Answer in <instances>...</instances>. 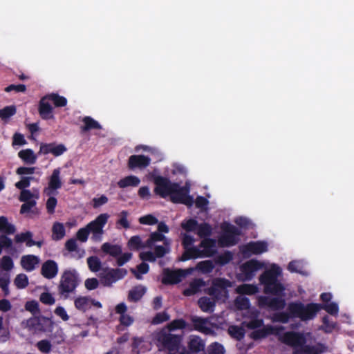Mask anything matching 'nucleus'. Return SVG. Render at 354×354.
I'll use <instances>...</instances> for the list:
<instances>
[{"label":"nucleus","instance_id":"nucleus-4","mask_svg":"<svg viewBox=\"0 0 354 354\" xmlns=\"http://www.w3.org/2000/svg\"><path fill=\"white\" fill-rule=\"evenodd\" d=\"M79 285L78 273L75 269L66 270L63 272L59 284L57 287L61 297L68 299L69 295L73 293Z\"/></svg>","mask_w":354,"mask_h":354},{"label":"nucleus","instance_id":"nucleus-57","mask_svg":"<svg viewBox=\"0 0 354 354\" xmlns=\"http://www.w3.org/2000/svg\"><path fill=\"white\" fill-rule=\"evenodd\" d=\"M233 259V254L230 251H225L217 257V263L221 265H225Z\"/></svg>","mask_w":354,"mask_h":354},{"label":"nucleus","instance_id":"nucleus-62","mask_svg":"<svg viewBox=\"0 0 354 354\" xmlns=\"http://www.w3.org/2000/svg\"><path fill=\"white\" fill-rule=\"evenodd\" d=\"M1 266L6 271L11 270L14 267L12 258L9 256H3L1 259Z\"/></svg>","mask_w":354,"mask_h":354},{"label":"nucleus","instance_id":"nucleus-2","mask_svg":"<svg viewBox=\"0 0 354 354\" xmlns=\"http://www.w3.org/2000/svg\"><path fill=\"white\" fill-rule=\"evenodd\" d=\"M183 338V335L173 334L165 328L156 334L158 346L169 354H187L185 348L181 345Z\"/></svg>","mask_w":354,"mask_h":354},{"label":"nucleus","instance_id":"nucleus-11","mask_svg":"<svg viewBox=\"0 0 354 354\" xmlns=\"http://www.w3.org/2000/svg\"><path fill=\"white\" fill-rule=\"evenodd\" d=\"M153 181L156 187L154 193L162 198H165L173 192L174 187H176V183L171 182L169 178L162 176H153Z\"/></svg>","mask_w":354,"mask_h":354},{"label":"nucleus","instance_id":"nucleus-53","mask_svg":"<svg viewBox=\"0 0 354 354\" xmlns=\"http://www.w3.org/2000/svg\"><path fill=\"white\" fill-rule=\"evenodd\" d=\"M137 270L138 272L133 269L131 270V272L134 274V276L137 279H141L142 276L140 274H147L149 270V266L147 263L142 262L137 266Z\"/></svg>","mask_w":354,"mask_h":354},{"label":"nucleus","instance_id":"nucleus-27","mask_svg":"<svg viewBox=\"0 0 354 354\" xmlns=\"http://www.w3.org/2000/svg\"><path fill=\"white\" fill-rule=\"evenodd\" d=\"M205 286V282L202 279H195L190 283L188 288L183 292L184 295L191 296L201 291L202 287Z\"/></svg>","mask_w":354,"mask_h":354},{"label":"nucleus","instance_id":"nucleus-50","mask_svg":"<svg viewBox=\"0 0 354 354\" xmlns=\"http://www.w3.org/2000/svg\"><path fill=\"white\" fill-rule=\"evenodd\" d=\"M14 283L17 288H25L28 285V277L25 274H19L15 277Z\"/></svg>","mask_w":354,"mask_h":354},{"label":"nucleus","instance_id":"nucleus-41","mask_svg":"<svg viewBox=\"0 0 354 354\" xmlns=\"http://www.w3.org/2000/svg\"><path fill=\"white\" fill-rule=\"evenodd\" d=\"M214 265L211 260H205L197 263L196 268L203 274L212 272Z\"/></svg>","mask_w":354,"mask_h":354},{"label":"nucleus","instance_id":"nucleus-21","mask_svg":"<svg viewBox=\"0 0 354 354\" xmlns=\"http://www.w3.org/2000/svg\"><path fill=\"white\" fill-rule=\"evenodd\" d=\"M216 241L212 238H206L201 241L199 247L203 248L201 250L203 257H211L216 252Z\"/></svg>","mask_w":354,"mask_h":354},{"label":"nucleus","instance_id":"nucleus-3","mask_svg":"<svg viewBox=\"0 0 354 354\" xmlns=\"http://www.w3.org/2000/svg\"><path fill=\"white\" fill-rule=\"evenodd\" d=\"M321 309L322 305L319 304L309 303L305 305L299 301L290 302L288 305V310L292 318H298L304 322L313 319Z\"/></svg>","mask_w":354,"mask_h":354},{"label":"nucleus","instance_id":"nucleus-40","mask_svg":"<svg viewBox=\"0 0 354 354\" xmlns=\"http://www.w3.org/2000/svg\"><path fill=\"white\" fill-rule=\"evenodd\" d=\"M17 109L15 105L6 106L0 109V118L3 121H7L10 118L16 114Z\"/></svg>","mask_w":354,"mask_h":354},{"label":"nucleus","instance_id":"nucleus-15","mask_svg":"<svg viewBox=\"0 0 354 354\" xmlns=\"http://www.w3.org/2000/svg\"><path fill=\"white\" fill-rule=\"evenodd\" d=\"M241 251L245 257H250L252 254H261L268 251V244L265 241H251L243 245Z\"/></svg>","mask_w":354,"mask_h":354},{"label":"nucleus","instance_id":"nucleus-49","mask_svg":"<svg viewBox=\"0 0 354 354\" xmlns=\"http://www.w3.org/2000/svg\"><path fill=\"white\" fill-rule=\"evenodd\" d=\"M293 319L290 312L287 309L286 312H280L275 313L273 316V320L283 324L289 322L290 319Z\"/></svg>","mask_w":354,"mask_h":354},{"label":"nucleus","instance_id":"nucleus-20","mask_svg":"<svg viewBox=\"0 0 354 354\" xmlns=\"http://www.w3.org/2000/svg\"><path fill=\"white\" fill-rule=\"evenodd\" d=\"M49 102L50 100L46 95H44L39 102L38 111L41 118L44 120H50L54 118L53 109Z\"/></svg>","mask_w":354,"mask_h":354},{"label":"nucleus","instance_id":"nucleus-46","mask_svg":"<svg viewBox=\"0 0 354 354\" xmlns=\"http://www.w3.org/2000/svg\"><path fill=\"white\" fill-rule=\"evenodd\" d=\"M32 233L30 231L17 234L15 236V241L17 243H26L27 247L30 248L29 241L32 240Z\"/></svg>","mask_w":354,"mask_h":354},{"label":"nucleus","instance_id":"nucleus-7","mask_svg":"<svg viewBox=\"0 0 354 354\" xmlns=\"http://www.w3.org/2000/svg\"><path fill=\"white\" fill-rule=\"evenodd\" d=\"M232 286V282L225 278H216L212 281V286L205 292L216 301L226 299L229 296L228 288Z\"/></svg>","mask_w":354,"mask_h":354},{"label":"nucleus","instance_id":"nucleus-24","mask_svg":"<svg viewBox=\"0 0 354 354\" xmlns=\"http://www.w3.org/2000/svg\"><path fill=\"white\" fill-rule=\"evenodd\" d=\"M205 342L198 336H191L188 342V348L193 353H198L205 350Z\"/></svg>","mask_w":354,"mask_h":354},{"label":"nucleus","instance_id":"nucleus-5","mask_svg":"<svg viewBox=\"0 0 354 354\" xmlns=\"http://www.w3.org/2000/svg\"><path fill=\"white\" fill-rule=\"evenodd\" d=\"M281 342L292 348V354H302L307 339L304 333L296 331H287L279 337Z\"/></svg>","mask_w":354,"mask_h":354},{"label":"nucleus","instance_id":"nucleus-47","mask_svg":"<svg viewBox=\"0 0 354 354\" xmlns=\"http://www.w3.org/2000/svg\"><path fill=\"white\" fill-rule=\"evenodd\" d=\"M87 264L91 272H98L102 266L100 259L96 256H91L87 259Z\"/></svg>","mask_w":354,"mask_h":354},{"label":"nucleus","instance_id":"nucleus-38","mask_svg":"<svg viewBox=\"0 0 354 354\" xmlns=\"http://www.w3.org/2000/svg\"><path fill=\"white\" fill-rule=\"evenodd\" d=\"M46 95L50 101L53 102L55 107H64L67 104V99L57 93H52Z\"/></svg>","mask_w":354,"mask_h":354},{"label":"nucleus","instance_id":"nucleus-42","mask_svg":"<svg viewBox=\"0 0 354 354\" xmlns=\"http://www.w3.org/2000/svg\"><path fill=\"white\" fill-rule=\"evenodd\" d=\"M165 239V236L158 232H152L149 239L145 242V245L148 248H152L154 243L157 241H162Z\"/></svg>","mask_w":354,"mask_h":354},{"label":"nucleus","instance_id":"nucleus-29","mask_svg":"<svg viewBox=\"0 0 354 354\" xmlns=\"http://www.w3.org/2000/svg\"><path fill=\"white\" fill-rule=\"evenodd\" d=\"M82 122L84 125L80 127L82 133H84L92 129H102L100 124L90 116H85L83 118Z\"/></svg>","mask_w":354,"mask_h":354},{"label":"nucleus","instance_id":"nucleus-56","mask_svg":"<svg viewBox=\"0 0 354 354\" xmlns=\"http://www.w3.org/2000/svg\"><path fill=\"white\" fill-rule=\"evenodd\" d=\"M128 212L126 210H123L120 214V218L117 221V225H120L124 229L130 228L129 222L127 220Z\"/></svg>","mask_w":354,"mask_h":354},{"label":"nucleus","instance_id":"nucleus-43","mask_svg":"<svg viewBox=\"0 0 354 354\" xmlns=\"http://www.w3.org/2000/svg\"><path fill=\"white\" fill-rule=\"evenodd\" d=\"M128 246L131 250H137L139 249L147 248L145 245V243H143L141 240V238L138 235L133 236L131 237V239H129V241L128 242Z\"/></svg>","mask_w":354,"mask_h":354},{"label":"nucleus","instance_id":"nucleus-19","mask_svg":"<svg viewBox=\"0 0 354 354\" xmlns=\"http://www.w3.org/2000/svg\"><path fill=\"white\" fill-rule=\"evenodd\" d=\"M58 270L57 262L54 260L48 259L43 263L41 268V274L44 278L52 279L57 276Z\"/></svg>","mask_w":354,"mask_h":354},{"label":"nucleus","instance_id":"nucleus-59","mask_svg":"<svg viewBox=\"0 0 354 354\" xmlns=\"http://www.w3.org/2000/svg\"><path fill=\"white\" fill-rule=\"evenodd\" d=\"M170 317L169 314L164 311L157 313L152 319L153 324H160L169 319Z\"/></svg>","mask_w":354,"mask_h":354},{"label":"nucleus","instance_id":"nucleus-26","mask_svg":"<svg viewBox=\"0 0 354 354\" xmlns=\"http://www.w3.org/2000/svg\"><path fill=\"white\" fill-rule=\"evenodd\" d=\"M199 257H203L201 250L196 246H192L187 248V249H184V252L180 257V261H186L192 259H196Z\"/></svg>","mask_w":354,"mask_h":354},{"label":"nucleus","instance_id":"nucleus-31","mask_svg":"<svg viewBox=\"0 0 354 354\" xmlns=\"http://www.w3.org/2000/svg\"><path fill=\"white\" fill-rule=\"evenodd\" d=\"M140 183V180L136 176H128L118 182L120 188H126L127 187H137Z\"/></svg>","mask_w":354,"mask_h":354},{"label":"nucleus","instance_id":"nucleus-16","mask_svg":"<svg viewBox=\"0 0 354 354\" xmlns=\"http://www.w3.org/2000/svg\"><path fill=\"white\" fill-rule=\"evenodd\" d=\"M62 186V183L60 178V169L57 168L53 171L49 178L48 187L44 189V194L46 196H54L57 194V190L60 189Z\"/></svg>","mask_w":354,"mask_h":354},{"label":"nucleus","instance_id":"nucleus-37","mask_svg":"<svg viewBox=\"0 0 354 354\" xmlns=\"http://www.w3.org/2000/svg\"><path fill=\"white\" fill-rule=\"evenodd\" d=\"M74 304L77 309L86 312L91 308V299L87 297H79L75 299Z\"/></svg>","mask_w":354,"mask_h":354},{"label":"nucleus","instance_id":"nucleus-25","mask_svg":"<svg viewBox=\"0 0 354 354\" xmlns=\"http://www.w3.org/2000/svg\"><path fill=\"white\" fill-rule=\"evenodd\" d=\"M216 300L208 297H202L198 301V304L202 311L212 313L214 310Z\"/></svg>","mask_w":354,"mask_h":354},{"label":"nucleus","instance_id":"nucleus-12","mask_svg":"<svg viewBox=\"0 0 354 354\" xmlns=\"http://www.w3.org/2000/svg\"><path fill=\"white\" fill-rule=\"evenodd\" d=\"M283 296L270 297L268 296H261L258 299V304L260 308L271 310H280L285 308L286 300Z\"/></svg>","mask_w":354,"mask_h":354},{"label":"nucleus","instance_id":"nucleus-48","mask_svg":"<svg viewBox=\"0 0 354 354\" xmlns=\"http://www.w3.org/2000/svg\"><path fill=\"white\" fill-rule=\"evenodd\" d=\"M198 223L194 218H189L181 223V227L187 232H195L197 230Z\"/></svg>","mask_w":354,"mask_h":354},{"label":"nucleus","instance_id":"nucleus-10","mask_svg":"<svg viewBox=\"0 0 354 354\" xmlns=\"http://www.w3.org/2000/svg\"><path fill=\"white\" fill-rule=\"evenodd\" d=\"M109 215L107 213H103L98 215L95 219L86 225L90 233H92L91 239L94 241H100L104 234L103 228L106 224Z\"/></svg>","mask_w":354,"mask_h":354},{"label":"nucleus","instance_id":"nucleus-54","mask_svg":"<svg viewBox=\"0 0 354 354\" xmlns=\"http://www.w3.org/2000/svg\"><path fill=\"white\" fill-rule=\"evenodd\" d=\"M207 353L208 354H224L225 348L222 344L214 342L208 346Z\"/></svg>","mask_w":354,"mask_h":354},{"label":"nucleus","instance_id":"nucleus-61","mask_svg":"<svg viewBox=\"0 0 354 354\" xmlns=\"http://www.w3.org/2000/svg\"><path fill=\"white\" fill-rule=\"evenodd\" d=\"M49 198H48L46 207L47 212L50 214H52L55 212V209L56 207V205L57 204V198L53 196H48Z\"/></svg>","mask_w":354,"mask_h":354},{"label":"nucleus","instance_id":"nucleus-8","mask_svg":"<svg viewBox=\"0 0 354 354\" xmlns=\"http://www.w3.org/2000/svg\"><path fill=\"white\" fill-rule=\"evenodd\" d=\"M176 187H174L173 192H171L169 194L170 201L173 203L176 204H183L188 207H191L194 204V198L189 194V187L183 186L181 187L179 183L175 184Z\"/></svg>","mask_w":354,"mask_h":354},{"label":"nucleus","instance_id":"nucleus-34","mask_svg":"<svg viewBox=\"0 0 354 354\" xmlns=\"http://www.w3.org/2000/svg\"><path fill=\"white\" fill-rule=\"evenodd\" d=\"M16 231L14 225L10 223L7 217L4 216H0V232L5 234L4 235L13 234Z\"/></svg>","mask_w":354,"mask_h":354},{"label":"nucleus","instance_id":"nucleus-13","mask_svg":"<svg viewBox=\"0 0 354 354\" xmlns=\"http://www.w3.org/2000/svg\"><path fill=\"white\" fill-rule=\"evenodd\" d=\"M127 274V271L124 268H111L104 271L101 274L100 280L104 286H110L113 283L122 279Z\"/></svg>","mask_w":354,"mask_h":354},{"label":"nucleus","instance_id":"nucleus-30","mask_svg":"<svg viewBox=\"0 0 354 354\" xmlns=\"http://www.w3.org/2000/svg\"><path fill=\"white\" fill-rule=\"evenodd\" d=\"M102 251L113 257H118L122 254V248L118 245H113L109 243H104L101 247Z\"/></svg>","mask_w":354,"mask_h":354},{"label":"nucleus","instance_id":"nucleus-55","mask_svg":"<svg viewBox=\"0 0 354 354\" xmlns=\"http://www.w3.org/2000/svg\"><path fill=\"white\" fill-rule=\"evenodd\" d=\"M39 351L44 353H48L52 348V344L48 339H42L39 341L36 344Z\"/></svg>","mask_w":354,"mask_h":354},{"label":"nucleus","instance_id":"nucleus-33","mask_svg":"<svg viewBox=\"0 0 354 354\" xmlns=\"http://www.w3.org/2000/svg\"><path fill=\"white\" fill-rule=\"evenodd\" d=\"M66 234L65 227L63 223L55 222L52 227V239L59 241L62 239Z\"/></svg>","mask_w":354,"mask_h":354},{"label":"nucleus","instance_id":"nucleus-6","mask_svg":"<svg viewBox=\"0 0 354 354\" xmlns=\"http://www.w3.org/2000/svg\"><path fill=\"white\" fill-rule=\"evenodd\" d=\"M222 234L218 242L221 247L228 248L236 245L239 241L241 231L230 223H223L221 225Z\"/></svg>","mask_w":354,"mask_h":354},{"label":"nucleus","instance_id":"nucleus-36","mask_svg":"<svg viewBox=\"0 0 354 354\" xmlns=\"http://www.w3.org/2000/svg\"><path fill=\"white\" fill-rule=\"evenodd\" d=\"M196 234L203 239L209 238L212 234V227L210 224L206 222L198 223Z\"/></svg>","mask_w":354,"mask_h":354},{"label":"nucleus","instance_id":"nucleus-39","mask_svg":"<svg viewBox=\"0 0 354 354\" xmlns=\"http://www.w3.org/2000/svg\"><path fill=\"white\" fill-rule=\"evenodd\" d=\"M257 287L252 284H242L237 286L236 291L241 295H252L257 292Z\"/></svg>","mask_w":354,"mask_h":354},{"label":"nucleus","instance_id":"nucleus-28","mask_svg":"<svg viewBox=\"0 0 354 354\" xmlns=\"http://www.w3.org/2000/svg\"><path fill=\"white\" fill-rule=\"evenodd\" d=\"M277 333V329L272 326H264L261 329L254 330L251 333V337L254 340L265 338L269 335Z\"/></svg>","mask_w":354,"mask_h":354},{"label":"nucleus","instance_id":"nucleus-22","mask_svg":"<svg viewBox=\"0 0 354 354\" xmlns=\"http://www.w3.org/2000/svg\"><path fill=\"white\" fill-rule=\"evenodd\" d=\"M191 321L193 324V328H190V330H195L206 335L211 333V328L207 326V319L194 316L191 318Z\"/></svg>","mask_w":354,"mask_h":354},{"label":"nucleus","instance_id":"nucleus-14","mask_svg":"<svg viewBox=\"0 0 354 354\" xmlns=\"http://www.w3.org/2000/svg\"><path fill=\"white\" fill-rule=\"evenodd\" d=\"M263 264L256 259H250L240 266V271L243 275L244 281H250L255 276L257 271L262 268Z\"/></svg>","mask_w":354,"mask_h":354},{"label":"nucleus","instance_id":"nucleus-58","mask_svg":"<svg viewBox=\"0 0 354 354\" xmlns=\"http://www.w3.org/2000/svg\"><path fill=\"white\" fill-rule=\"evenodd\" d=\"M139 223L142 225H153L158 223V220L156 217H155L152 214H147V215L141 216L139 218Z\"/></svg>","mask_w":354,"mask_h":354},{"label":"nucleus","instance_id":"nucleus-23","mask_svg":"<svg viewBox=\"0 0 354 354\" xmlns=\"http://www.w3.org/2000/svg\"><path fill=\"white\" fill-rule=\"evenodd\" d=\"M21 266L27 272H31L39 263V258L33 254L24 255L21 259Z\"/></svg>","mask_w":354,"mask_h":354},{"label":"nucleus","instance_id":"nucleus-51","mask_svg":"<svg viewBox=\"0 0 354 354\" xmlns=\"http://www.w3.org/2000/svg\"><path fill=\"white\" fill-rule=\"evenodd\" d=\"M234 304L239 310H246L250 308V302L248 298L239 296L235 299Z\"/></svg>","mask_w":354,"mask_h":354},{"label":"nucleus","instance_id":"nucleus-45","mask_svg":"<svg viewBox=\"0 0 354 354\" xmlns=\"http://www.w3.org/2000/svg\"><path fill=\"white\" fill-rule=\"evenodd\" d=\"M230 336L236 340H241L245 336V330L238 326H231L228 329Z\"/></svg>","mask_w":354,"mask_h":354},{"label":"nucleus","instance_id":"nucleus-63","mask_svg":"<svg viewBox=\"0 0 354 354\" xmlns=\"http://www.w3.org/2000/svg\"><path fill=\"white\" fill-rule=\"evenodd\" d=\"M90 232L86 225L84 227L80 228L76 233L77 239L84 243L88 240Z\"/></svg>","mask_w":354,"mask_h":354},{"label":"nucleus","instance_id":"nucleus-60","mask_svg":"<svg viewBox=\"0 0 354 354\" xmlns=\"http://www.w3.org/2000/svg\"><path fill=\"white\" fill-rule=\"evenodd\" d=\"M23 324H25L24 327L29 330L39 329V326L41 324L39 319L34 317L27 319L26 322H23Z\"/></svg>","mask_w":354,"mask_h":354},{"label":"nucleus","instance_id":"nucleus-17","mask_svg":"<svg viewBox=\"0 0 354 354\" xmlns=\"http://www.w3.org/2000/svg\"><path fill=\"white\" fill-rule=\"evenodd\" d=\"M151 163V158L145 155H131L128 160V168L131 170L136 169H144Z\"/></svg>","mask_w":354,"mask_h":354},{"label":"nucleus","instance_id":"nucleus-32","mask_svg":"<svg viewBox=\"0 0 354 354\" xmlns=\"http://www.w3.org/2000/svg\"><path fill=\"white\" fill-rule=\"evenodd\" d=\"M146 288L142 286H138L129 290L128 300L129 301H138L145 294Z\"/></svg>","mask_w":354,"mask_h":354},{"label":"nucleus","instance_id":"nucleus-52","mask_svg":"<svg viewBox=\"0 0 354 354\" xmlns=\"http://www.w3.org/2000/svg\"><path fill=\"white\" fill-rule=\"evenodd\" d=\"M36 201H24L20 208V214H24L31 212V209L36 206ZM32 213H37V209L32 210Z\"/></svg>","mask_w":354,"mask_h":354},{"label":"nucleus","instance_id":"nucleus-64","mask_svg":"<svg viewBox=\"0 0 354 354\" xmlns=\"http://www.w3.org/2000/svg\"><path fill=\"white\" fill-rule=\"evenodd\" d=\"M40 301L46 305H53L55 302V298L49 292H43L39 297Z\"/></svg>","mask_w":354,"mask_h":354},{"label":"nucleus","instance_id":"nucleus-9","mask_svg":"<svg viewBox=\"0 0 354 354\" xmlns=\"http://www.w3.org/2000/svg\"><path fill=\"white\" fill-rule=\"evenodd\" d=\"M194 268L171 270L170 268H164L162 270V277L161 282L164 285H174L182 281V279L187 275L191 274Z\"/></svg>","mask_w":354,"mask_h":354},{"label":"nucleus","instance_id":"nucleus-18","mask_svg":"<svg viewBox=\"0 0 354 354\" xmlns=\"http://www.w3.org/2000/svg\"><path fill=\"white\" fill-rule=\"evenodd\" d=\"M67 151L64 144L56 145L52 143H41L40 145L39 153L43 154L52 153L55 156H59Z\"/></svg>","mask_w":354,"mask_h":354},{"label":"nucleus","instance_id":"nucleus-44","mask_svg":"<svg viewBox=\"0 0 354 354\" xmlns=\"http://www.w3.org/2000/svg\"><path fill=\"white\" fill-rule=\"evenodd\" d=\"M186 327L187 323L183 319H177L168 324L165 329L171 332L177 329H185Z\"/></svg>","mask_w":354,"mask_h":354},{"label":"nucleus","instance_id":"nucleus-1","mask_svg":"<svg viewBox=\"0 0 354 354\" xmlns=\"http://www.w3.org/2000/svg\"><path fill=\"white\" fill-rule=\"evenodd\" d=\"M281 268L273 264L270 269L265 270L259 277L260 283L264 286V292L274 296H283L285 287L278 280L281 274Z\"/></svg>","mask_w":354,"mask_h":354},{"label":"nucleus","instance_id":"nucleus-35","mask_svg":"<svg viewBox=\"0 0 354 354\" xmlns=\"http://www.w3.org/2000/svg\"><path fill=\"white\" fill-rule=\"evenodd\" d=\"M18 156L27 164H35L37 161V156L34 151L30 149L21 150L18 153Z\"/></svg>","mask_w":354,"mask_h":354}]
</instances>
